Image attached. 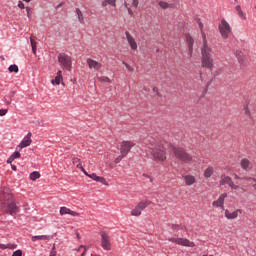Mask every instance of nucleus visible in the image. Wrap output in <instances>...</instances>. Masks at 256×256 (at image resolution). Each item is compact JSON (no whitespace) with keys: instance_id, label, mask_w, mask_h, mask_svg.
<instances>
[{"instance_id":"nucleus-55","label":"nucleus","mask_w":256,"mask_h":256,"mask_svg":"<svg viewBox=\"0 0 256 256\" xmlns=\"http://www.w3.org/2000/svg\"><path fill=\"white\" fill-rule=\"evenodd\" d=\"M0 249H3V250L7 249V245H5V244H0Z\"/></svg>"},{"instance_id":"nucleus-22","label":"nucleus","mask_w":256,"mask_h":256,"mask_svg":"<svg viewBox=\"0 0 256 256\" xmlns=\"http://www.w3.org/2000/svg\"><path fill=\"white\" fill-rule=\"evenodd\" d=\"M61 81H63V72L61 70H58L55 79L52 80V85H60Z\"/></svg>"},{"instance_id":"nucleus-16","label":"nucleus","mask_w":256,"mask_h":256,"mask_svg":"<svg viewBox=\"0 0 256 256\" xmlns=\"http://www.w3.org/2000/svg\"><path fill=\"white\" fill-rule=\"evenodd\" d=\"M186 43L188 45V51H189L188 54H189L190 57H192L193 56V45L195 43V40L189 34H186Z\"/></svg>"},{"instance_id":"nucleus-58","label":"nucleus","mask_w":256,"mask_h":256,"mask_svg":"<svg viewBox=\"0 0 256 256\" xmlns=\"http://www.w3.org/2000/svg\"><path fill=\"white\" fill-rule=\"evenodd\" d=\"M128 13L129 15H133V10H131V8H128Z\"/></svg>"},{"instance_id":"nucleus-60","label":"nucleus","mask_w":256,"mask_h":256,"mask_svg":"<svg viewBox=\"0 0 256 256\" xmlns=\"http://www.w3.org/2000/svg\"><path fill=\"white\" fill-rule=\"evenodd\" d=\"M10 97H15V91H12V92L10 93Z\"/></svg>"},{"instance_id":"nucleus-42","label":"nucleus","mask_w":256,"mask_h":256,"mask_svg":"<svg viewBox=\"0 0 256 256\" xmlns=\"http://www.w3.org/2000/svg\"><path fill=\"white\" fill-rule=\"evenodd\" d=\"M7 112V109H0V117H4V115H7Z\"/></svg>"},{"instance_id":"nucleus-26","label":"nucleus","mask_w":256,"mask_h":256,"mask_svg":"<svg viewBox=\"0 0 256 256\" xmlns=\"http://www.w3.org/2000/svg\"><path fill=\"white\" fill-rule=\"evenodd\" d=\"M76 14L78 15L79 23L82 25L85 24V19L83 18V12H81V9L76 8Z\"/></svg>"},{"instance_id":"nucleus-28","label":"nucleus","mask_w":256,"mask_h":256,"mask_svg":"<svg viewBox=\"0 0 256 256\" xmlns=\"http://www.w3.org/2000/svg\"><path fill=\"white\" fill-rule=\"evenodd\" d=\"M236 57L239 63H243L245 61V54H243L240 50L236 51Z\"/></svg>"},{"instance_id":"nucleus-10","label":"nucleus","mask_w":256,"mask_h":256,"mask_svg":"<svg viewBox=\"0 0 256 256\" xmlns=\"http://www.w3.org/2000/svg\"><path fill=\"white\" fill-rule=\"evenodd\" d=\"M133 147H135V143H133L132 141H122L120 145V153L122 154V156L127 157V155H129V151H131Z\"/></svg>"},{"instance_id":"nucleus-47","label":"nucleus","mask_w":256,"mask_h":256,"mask_svg":"<svg viewBox=\"0 0 256 256\" xmlns=\"http://www.w3.org/2000/svg\"><path fill=\"white\" fill-rule=\"evenodd\" d=\"M234 179H245L246 181H251V179H249V178H247V177L241 178V177H239V175H237V174H234Z\"/></svg>"},{"instance_id":"nucleus-49","label":"nucleus","mask_w":256,"mask_h":256,"mask_svg":"<svg viewBox=\"0 0 256 256\" xmlns=\"http://www.w3.org/2000/svg\"><path fill=\"white\" fill-rule=\"evenodd\" d=\"M132 5L135 8L139 7V0H133Z\"/></svg>"},{"instance_id":"nucleus-51","label":"nucleus","mask_w":256,"mask_h":256,"mask_svg":"<svg viewBox=\"0 0 256 256\" xmlns=\"http://www.w3.org/2000/svg\"><path fill=\"white\" fill-rule=\"evenodd\" d=\"M77 169H80V171H83V164H81V162H79L77 165H76Z\"/></svg>"},{"instance_id":"nucleus-39","label":"nucleus","mask_w":256,"mask_h":256,"mask_svg":"<svg viewBox=\"0 0 256 256\" xmlns=\"http://www.w3.org/2000/svg\"><path fill=\"white\" fill-rule=\"evenodd\" d=\"M230 189L237 191V189H239V185H235V183L232 182V184H230Z\"/></svg>"},{"instance_id":"nucleus-1","label":"nucleus","mask_w":256,"mask_h":256,"mask_svg":"<svg viewBox=\"0 0 256 256\" xmlns=\"http://www.w3.org/2000/svg\"><path fill=\"white\" fill-rule=\"evenodd\" d=\"M203 45L201 47V65L204 69H213V49L207 44V35L205 31L201 32Z\"/></svg>"},{"instance_id":"nucleus-32","label":"nucleus","mask_w":256,"mask_h":256,"mask_svg":"<svg viewBox=\"0 0 256 256\" xmlns=\"http://www.w3.org/2000/svg\"><path fill=\"white\" fill-rule=\"evenodd\" d=\"M98 81H100L101 83H111V79H109V77L107 76L98 77Z\"/></svg>"},{"instance_id":"nucleus-64","label":"nucleus","mask_w":256,"mask_h":256,"mask_svg":"<svg viewBox=\"0 0 256 256\" xmlns=\"http://www.w3.org/2000/svg\"><path fill=\"white\" fill-rule=\"evenodd\" d=\"M49 256H55V252H52V254H50Z\"/></svg>"},{"instance_id":"nucleus-46","label":"nucleus","mask_w":256,"mask_h":256,"mask_svg":"<svg viewBox=\"0 0 256 256\" xmlns=\"http://www.w3.org/2000/svg\"><path fill=\"white\" fill-rule=\"evenodd\" d=\"M27 17L31 18V7H26Z\"/></svg>"},{"instance_id":"nucleus-52","label":"nucleus","mask_w":256,"mask_h":256,"mask_svg":"<svg viewBox=\"0 0 256 256\" xmlns=\"http://www.w3.org/2000/svg\"><path fill=\"white\" fill-rule=\"evenodd\" d=\"M143 177H146L147 179H150V183H153V178L147 174H143Z\"/></svg>"},{"instance_id":"nucleus-56","label":"nucleus","mask_w":256,"mask_h":256,"mask_svg":"<svg viewBox=\"0 0 256 256\" xmlns=\"http://www.w3.org/2000/svg\"><path fill=\"white\" fill-rule=\"evenodd\" d=\"M236 11H237V13H239L240 11H242V10H241V5H237V6H236Z\"/></svg>"},{"instance_id":"nucleus-12","label":"nucleus","mask_w":256,"mask_h":256,"mask_svg":"<svg viewBox=\"0 0 256 256\" xmlns=\"http://www.w3.org/2000/svg\"><path fill=\"white\" fill-rule=\"evenodd\" d=\"M86 63L89 67V69H94V71H99V69H101L103 67V65L99 62H97L96 60H93L91 58H88L86 60Z\"/></svg>"},{"instance_id":"nucleus-25","label":"nucleus","mask_w":256,"mask_h":256,"mask_svg":"<svg viewBox=\"0 0 256 256\" xmlns=\"http://www.w3.org/2000/svg\"><path fill=\"white\" fill-rule=\"evenodd\" d=\"M214 173H215V169L213 168V166H210V167L206 168L205 171H204L205 179H209V177H212V175Z\"/></svg>"},{"instance_id":"nucleus-4","label":"nucleus","mask_w":256,"mask_h":256,"mask_svg":"<svg viewBox=\"0 0 256 256\" xmlns=\"http://www.w3.org/2000/svg\"><path fill=\"white\" fill-rule=\"evenodd\" d=\"M173 155L178 161L182 163H191L193 161V156L187 153L182 147H173Z\"/></svg>"},{"instance_id":"nucleus-62","label":"nucleus","mask_w":256,"mask_h":256,"mask_svg":"<svg viewBox=\"0 0 256 256\" xmlns=\"http://www.w3.org/2000/svg\"><path fill=\"white\" fill-rule=\"evenodd\" d=\"M59 7H63V3H60V4L57 6V9H59Z\"/></svg>"},{"instance_id":"nucleus-48","label":"nucleus","mask_w":256,"mask_h":256,"mask_svg":"<svg viewBox=\"0 0 256 256\" xmlns=\"http://www.w3.org/2000/svg\"><path fill=\"white\" fill-rule=\"evenodd\" d=\"M18 7H19V9H26L25 4L21 1L18 2Z\"/></svg>"},{"instance_id":"nucleus-14","label":"nucleus","mask_w":256,"mask_h":256,"mask_svg":"<svg viewBox=\"0 0 256 256\" xmlns=\"http://www.w3.org/2000/svg\"><path fill=\"white\" fill-rule=\"evenodd\" d=\"M226 197H227V193L221 194L219 198L212 203L213 207H221V209H225L223 205L225 203Z\"/></svg>"},{"instance_id":"nucleus-18","label":"nucleus","mask_w":256,"mask_h":256,"mask_svg":"<svg viewBox=\"0 0 256 256\" xmlns=\"http://www.w3.org/2000/svg\"><path fill=\"white\" fill-rule=\"evenodd\" d=\"M220 185L223 186V185H227V186H231L232 183H233V179H231V177L225 175V174H222L220 176V181H219Z\"/></svg>"},{"instance_id":"nucleus-41","label":"nucleus","mask_w":256,"mask_h":256,"mask_svg":"<svg viewBox=\"0 0 256 256\" xmlns=\"http://www.w3.org/2000/svg\"><path fill=\"white\" fill-rule=\"evenodd\" d=\"M72 163H73V165H78V163H81V159H79V158H73V159H72Z\"/></svg>"},{"instance_id":"nucleus-17","label":"nucleus","mask_w":256,"mask_h":256,"mask_svg":"<svg viewBox=\"0 0 256 256\" xmlns=\"http://www.w3.org/2000/svg\"><path fill=\"white\" fill-rule=\"evenodd\" d=\"M159 7H161V9H177V2H173V3H169V2H165V1H159L158 3Z\"/></svg>"},{"instance_id":"nucleus-24","label":"nucleus","mask_w":256,"mask_h":256,"mask_svg":"<svg viewBox=\"0 0 256 256\" xmlns=\"http://www.w3.org/2000/svg\"><path fill=\"white\" fill-rule=\"evenodd\" d=\"M88 177L90 179H93V181H96L97 183H103V184L106 183V181L103 177L97 176V174H95V173H92V174L88 175Z\"/></svg>"},{"instance_id":"nucleus-37","label":"nucleus","mask_w":256,"mask_h":256,"mask_svg":"<svg viewBox=\"0 0 256 256\" xmlns=\"http://www.w3.org/2000/svg\"><path fill=\"white\" fill-rule=\"evenodd\" d=\"M6 249H17V244H6Z\"/></svg>"},{"instance_id":"nucleus-29","label":"nucleus","mask_w":256,"mask_h":256,"mask_svg":"<svg viewBox=\"0 0 256 256\" xmlns=\"http://www.w3.org/2000/svg\"><path fill=\"white\" fill-rule=\"evenodd\" d=\"M8 71L10 73H19V66H17L16 64H12L8 67Z\"/></svg>"},{"instance_id":"nucleus-50","label":"nucleus","mask_w":256,"mask_h":256,"mask_svg":"<svg viewBox=\"0 0 256 256\" xmlns=\"http://www.w3.org/2000/svg\"><path fill=\"white\" fill-rule=\"evenodd\" d=\"M53 253H54V256H57V251L55 250V245L52 247L50 255H53Z\"/></svg>"},{"instance_id":"nucleus-30","label":"nucleus","mask_w":256,"mask_h":256,"mask_svg":"<svg viewBox=\"0 0 256 256\" xmlns=\"http://www.w3.org/2000/svg\"><path fill=\"white\" fill-rule=\"evenodd\" d=\"M39 177H41V173L34 171L30 174V179L31 181H37V179H39Z\"/></svg>"},{"instance_id":"nucleus-5","label":"nucleus","mask_w":256,"mask_h":256,"mask_svg":"<svg viewBox=\"0 0 256 256\" xmlns=\"http://www.w3.org/2000/svg\"><path fill=\"white\" fill-rule=\"evenodd\" d=\"M58 62L61 65L62 69H66V71H71L73 65V60L71 59V56L65 53H60L58 55Z\"/></svg>"},{"instance_id":"nucleus-2","label":"nucleus","mask_w":256,"mask_h":256,"mask_svg":"<svg viewBox=\"0 0 256 256\" xmlns=\"http://www.w3.org/2000/svg\"><path fill=\"white\" fill-rule=\"evenodd\" d=\"M0 205L6 213H9V215L12 216L17 215V212L19 211V207L15 204V198L9 193V189H4L3 195L0 196Z\"/></svg>"},{"instance_id":"nucleus-31","label":"nucleus","mask_w":256,"mask_h":256,"mask_svg":"<svg viewBox=\"0 0 256 256\" xmlns=\"http://www.w3.org/2000/svg\"><path fill=\"white\" fill-rule=\"evenodd\" d=\"M30 43H31V47H32V52L35 55L37 53V42H35V40H33V38H30Z\"/></svg>"},{"instance_id":"nucleus-34","label":"nucleus","mask_w":256,"mask_h":256,"mask_svg":"<svg viewBox=\"0 0 256 256\" xmlns=\"http://www.w3.org/2000/svg\"><path fill=\"white\" fill-rule=\"evenodd\" d=\"M19 157H21V153L19 152H14L12 155H11V159L12 161H14V159H19Z\"/></svg>"},{"instance_id":"nucleus-45","label":"nucleus","mask_w":256,"mask_h":256,"mask_svg":"<svg viewBox=\"0 0 256 256\" xmlns=\"http://www.w3.org/2000/svg\"><path fill=\"white\" fill-rule=\"evenodd\" d=\"M183 229V226H181V225H175V224H173L172 225V229L174 230V231H177V229Z\"/></svg>"},{"instance_id":"nucleus-15","label":"nucleus","mask_w":256,"mask_h":256,"mask_svg":"<svg viewBox=\"0 0 256 256\" xmlns=\"http://www.w3.org/2000/svg\"><path fill=\"white\" fill-rule=\"evenodd\" d=\"M125 35L132 51H137V42L135 41V38H133L128 31L125 32Z\"/></svg>"},{"instance_id":"nucleus-11","label":"nucleus","mask_w":256,"mask_h":256,"mask_svg":"<svg viewBox=\"0 0 256 256\" xmlns=\"http://www.w3.org/2000/svg\"><path fill=\"white\" fill-rule=\"evenodd\" d=\"M32 133L29 132L24 138L23 140L20 142V144L18 145V147L20 149H25V147H29V145H31V143H33V140H31L32 137Z\"/></svg>"},{"instance_id":"nucleus-57","label":"nucleus","mask_w":256,"mask_h":256,"mask_svg":"<svg viewBox=\"0 0 256 256\" xmlns=\"http://www.w3.org/2000/svg\"><path fill=\"white\" fill-rule=\"evenodd\" d=\"M11 169H12L13 171H17V166L11 165Z\"/></svg>"},{"instance_id":"nucleus-59","label":"nucleus","mask_w":256,"mask_h":256,"mask_svg":"<svg viewBox=\"0 0 256 256\" xmlns=\"http://www.w3.org/2000/svg\"><path fill=\"white\" fill-rule=\"evenodd\" d=\"M12 161H13V158H11L10 156V158L7 160V163H12Z\"/></svg>"},{"instance_id":"nucleus-20","label":"nucleus","mask_w":256,"mask_h":256,"mask_svg":"<svg viewBox=\"0 0 256 256\" xmlns=\"http://www.w3.org/2000/svg\"><path fill=\"white\" fill-rule=\"evenodd\" d=\"M53 239V236L49 235H38V236H32L31 241H51Z\"/></svg>"},{"instance_id":"nucleus-23","label":"nucleus","mask_w":256,"mask_h":256,"mask_svg":"<svg viewBox=\"0 0 256 256\" xmlns=\"http://www.w3.org/2000/svg\"><path fill=\"white\" fill-rule=\"evenodd\" d=\"M184 181L188 187H191V185H193L195 183V176L186 175V176H184Z\"/></svg>"},{"instance_id":"nucleus-63","label":"nucleus","mask_w":256,"mask_h":256,"mask_svg":"<svg viewBox=\"0 0 256 256\" xmlns=\"http://www.w3.org/2000/svg\"><path fill=\"white\" fill-rule=\"evenodd\" d=\"M87 251V249H85L84 251H83V253L81 254V256H85V252Z\"/></svg>"},{"instance_id":"nucleus-35","label":"nucleus","mask_w":256,"mask_h":256,"mask_svg":"<svg viewBox=\"0 0 256 256\" xmlns=\"http://www.w3.org/2000/svg\"><path fill=\"white\" fill-rule=\"evenodd\" d=\"M12 256H23V251L21 249H18L13 252Z\"/></svg>"},{"instance_id":"nucleus-36","label":"nucleus","mask_w":256,"mask_h":256,"mask_svg":"<svg viewBox=\"0 0 256 256\" xmlns=\"http://www.w3.org/2000/svg\"><path fill=\"white\" fill-rule=\"evenodd\" d=\"M238 16L240 17V19H247V15L243 12V10H240V12H238Z\"/></svg>"},{"instance_id":"nucleus-6","label":"nucleus","mask_w":256,"mask_h":256,"mask_svg":"<svg viewBox=\"0 0 256 256\" xmlns=\"http://www.w3.org/2000/svg\"><path fill=\"white\" fill-rule=\"evenodd\" d=\"M222 39H229L231 35V25L227 23V20L222 19L221 23L218 26Z\"/></svg>"},{"instance_id":"nucleus-13","label":"nucleus","mask_w":256,"mask_h":256,"mask_svg":"<svg viewBox=\"0 0 256 256\" xmlns=\"http://www.w3.org/2000/svg\"><path fill=\"white\" fill-rule=\"evenodd\" d=\"M243 213V210L241 209H237L233 212H230L229 210H225V217L226 219H230V220H233V219H237V217H239V215H241Z\"/></svg>"},{"instance_id":"nucleus-21","label":"nucleus","mask_w":256,"mask_h":256,"mask_svg":"<svg viewBox=\"0 0 256 256\" xmlns=\"http://www.w3.org/2000/svg\"><path fill=\"white\" fill-rule=\"evenodd\" d=\"M240 167L244 171H249L251 169V161H249V159L243 158L240 162Z\"/></svg>"},{"instance_id":"nucleus-19","label":"nucleus","mask_w":256,"mask_h":256,"mask_svg":"<svg viewBox=\"0 0 256 256\" xmlns=\"http://www.w3.org/2000/svg\"><path fill=\"white\" fill-rule=\"evenodd\" d=\"M60 215H72V217H79V213L63 206L60 208Z\"/></svg>"},{"instance_id":"nucleus-40","label":"nucleus","mask_w":256,"mask_h":256,"mask_svg":"<svg viewBox=\"0 0 256 256\" xmlns=\"http://www.w3.org/2000/svg\"><path fill=\"white\" fill-rule=\"evenodd\" d=\"M152 91L153 93H156L157 97H161V93H159V88L153 87Z\"/></svg>"},{"instance_id":"nucleus-43","label":"nucleus","mask_w":256,"mask_h":256,"mask_svg":"<svg viewBox=\"0 0 256 256\" xmlns=\"http://www.w3.org/2000/svg\"><path fill=\"white\" fill-rule=\"evenodd\" d=\"M244 111H245V115L250 116L251 115V111H249V106H244Z\"/></svg>"},{"instance_id":"nucleus-9","label":"nucleus","mask_w":256,"mask_h":256,"mask_svg":"<svg viewBox=\"0 0 256 256\" xmlns=\"http://www.w3.org/2000/svg\"><path fill=\"white\" fill-rule=\"evenodd\" d=\"M101 235V247L105 251H111V237H109V234L107 232L103 231L100 233Z\"/></svg>"},{"instance_id":"nucleus-8","label":"nucleus","mask_w":256,"mask_h":256,"mask_svg":"<svg viewBox=\"0 0 256 256\" xmlns=\"http://www.w3.org/2000/svg\"><path fill=\"white\" fill-rule=\"evenodd\" d=\"M170 243H176V245H181L182 247H195V242H191L187 238H168Z\"/></svg>"},{"instance_id":"nucleus-61","label":"nucleus","mask_w":256,"mask_h":256,"mask_svg":"<svg viewBox=\"0 0 256 256\" xmlns=\"http://www.w3.org/2000/svg\"><path fill=\"white\" fill-rule=\"evenodd\" d=\"M25 3H31L33 0H23Z\"/></svg>"},{"instance_id":"nucleus-33","label":"nucleus","mask_w":256,"mask_h":256,"mask_svg":"<svg viewBox=\"0 0 256 256\" xmlns=\"http://www.w3.org/2000/svg\"><path fill=\"white\" fill-rule=\"evenodd\" d=\"M125 157H126V156H123V154L120 153V155L114 160V163H115L116 165L119 164V163H121V161H122L123 159H125Z\"/></svg>"},{"instance_id":"nucleus-7","label":"nucleus","mask_w":256,"mask_h":256,"mask_svg":"<svg viewBox=\"0 0 256 256\" xmlns=\"http://www.w3.org/2000/svg\"><path fill=\"white\" fill-rule=\"evenodd\" d=\"M151 205L150 201H141L138 203L134 209L131 210L132 217H139L141 216V213L147 209Z\"/></svg>"},{"instance_id":"nucleus-44","label":"nucleus","mask_w":256,"mask_h":256,"mask_svg":"<svg viewBox=\"0 0 256 256\" xmlns=\"http://www.w3.org/2000/svg\"><path fill=\"white\" fill-rule=\"evenodd\" d=\"M123 65H125L126 69L129 70L130 72H133V67L129 66L126 62H122Z\"/></svg>"},{"instance_id":"nucleus-27","label":"nucleus","mask_w":256,"mask_h":256,"mask_svg":"<svg viewBox=\"0 0 256 256\" xmlns=\"http://www.w3.org/2000/svg\"><path fill=\"white\" fill-rule=\"evenodd\" d=\"M117 3V0H104L102 2V7H107V5H111L112 7H115Z\"/></svg>"},{"instance_id":"nucleus-3","label":"nucleus","mask_w":256,"mask_h":256,"mask_svg":"<svg viewBox=\"0 0 256 256\" xmlns=\"http://www.w3.org/2000/svg\"><path fill=\"white\" fill-rule=\"evenodd\" d=\"M147 152L151 154L154 161H165V159H167L165 154V146L161 142H151L148 146Z\"/></svg>"},{"instance_id":"nucleus-54","label":"nucleus","mask_w":256,"mask_h":256,"mask_svg":"<svg viewBox=\"0 0 256 256\" xmlns=\"http://www.w3.org/2000/svg\"><path fill=\"white\" fill-rule=\"evenodd\" d=\"M250 180H252L255 184L253 185L254 189H256V178H249Z\"/></svg>"},{"instance_id":"nucleus-53","label":"nucleus","mask_w":256,"mask_h":256,"mask_svg":"<svg viewBox=\"0 0 256 256\" xmlns=\"http://www.w3.org/2000/svg\"><path fill=\"white\" fill-rule=\"evenodd\" d=\"M82 171V173H84V175H86V177H89V175H91V174H88V172H87V170H85V168H83V170H81Z\"/></svg>"},{"instance_id":"nucleus-38","label":"nucleus","mask_w":256,"mask_h":256,"mask_svg":"<svg viewBox=\"0 0 256 256\" xmlns=\"http://www.w3.org/2000/svg\"><path fill=\"white\" fill-rule=\"evenodd\" d=\"M197 23H198L200 31L202 32L203 31V22H201L200 18H197Z\"/></svg>"}]
</instances>
